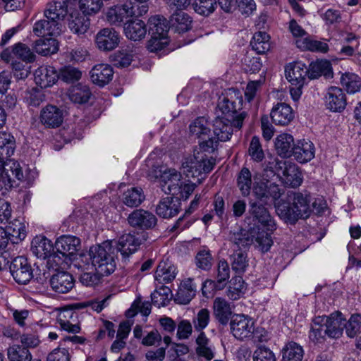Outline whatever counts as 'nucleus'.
Here are the masks:
<instances>
[{
    "mask_svg": "<svg viewBox=\"0 0 361 361\" xmlns=\"http://www.w3.org/2000/svg\"><path fill=\"white\" fill-rule=\"evenodd\" d=\"M292 155L300 163L310 161L314 157V146L310 140H300L295 145Z\"/></svg>",
    "mask_w": 361,
    "mask_h": 361,
    "instance_id": "32",
    "label": "nucleus"
},
{
    "mask_svg": "<svg viewBox=\"0 0 361 361\" xmlns=\"http://www.w3.org/2000/svg\"><path fill=\"white\" fill-rule=\"evenodd\" d=\"M130 226L141 230L151 229L157 222V219L152 212L142 209H135L128 217Z\"/></svg>",
    "mask_w": 361,
    "mask_h": 361,
    "instance_id": "14",
    "label": "nucleus"
},
{
    "mask_svg": "<svg viewBox=\"0 0 361 361\" xmlns=\"http://www.w3.org/2000/svg\"><path fill=\"white\" fill-rule=\"evenodd\" d=\"M194 11L200 15L208 16L216 9V0H195L192 4Z\"/></svg>",
    "mask_w": 361,
    "mask_h": 361,
    "instance_id": "56",
    "label": "nucleus"
},
{
    "mask_svg": "<svg viewBox=\"0 0 361 361\" xmlns=\"http://www.w3.org/2000/svg\"><path fill=\"white\" fill-rule=\"evenodd\" d=\"M340 82L343 87L349 94H354L360 91L361 80L358 75L351 73H345L341 77Z\"/></svg>",
    "mask_w": 361,
    "mask_h": 361,
    "instance_id": "49",
    "label": "nucleus"
},
{
    "mask_svg": "<svg viewBox=\"0 0 361 361\" xmlns=\"http://www.w3.org/2000/svg\"><path fill=\"white\" fill-rule=\"evenodd\" d=\"M294 146L293 137L290 134L283 133L276 138V150L281 157H289L292 156Z\"/></svg>",
    "mask_w": 361,
    "mask_h": 361,
    "instance_id": "42",
    "label": "nucleus"
},
{
    "mask_svg": "<svg viewBox=\"0 0 361 361\" xmlns=\"http://www.w3.org/2000/svg\"><path fill=\"white\" fill-rule=\"evenodd\" d=\"M181 174L174 169L166 170L161 175V179L164 181V185H162V190L166 193H169L173 196H178L180 194V186L183 183Z\"/></svg>",
    "mask_w": 361,
    "mask_h": 361,
    "instance_id": "22",
    "label": "nucleus"
},
{
    "mask_svg": "<svg viewBox=\"0 0 361 361\" xmlns=\"http://www.w3.org/2000/svg\"><path fill=\"white\" fill-rule=\"evenodd\" d=\"M109 61L116 67H126L130 64L133 55L126 49L119 50L109 56Z\"/></svg>",
    "mask_w": 361,
    "mask_h": 361,
    "instance_id": "58",
    "label": "nucleus"
},
{
    "mask_svg": "<svg viewBox=\"0 0 361 361\" xmlns=\"http://www.w3.org/2000/svg\"><path fill=\"white\" fill-rule=\"evenodd\" d=\"M329 337L337 338L341 336L345 326V318L339 312L326 316Z\"/></svg>",
    "mask_w": 361,
    "mask_h": 361,
    "instance_id": "38",
    "label": "nucleus"
},
{
    "mask_svg": "<svg viewBox=\"0 0 361 361\" xmlns=\"http://www.w3.org/2000/svg\"><path fill=\"white\" fill-rule=\"evenodd\" d=\"M117 251L121 253L123 260L135 253L140 245V241L134 235L126 233L122 235L118 240L113 242Z\"/></svg>",
    "mask_w": 361,
    "mask_h": 361,
    "instance_id": "17",
    "label": "nucleus"
},
{
    "mask_svg": "<svg viewBox=\"0 0 361 361\" xmlns=\"http://www.w3.org/2000/svg\"><path fill=\"white\" fill-rule=\"evenodd\" d=\"M35 81L42 88L52 86L59 79V74L54 67L42 66L35 72Z\"/></svg>",
    "mask_w": 361,
    "mask_h": 361,
    "instance_id": "23",
    "label": "nucleus"
},
{
    "mask_svg": "<svg viewBox=\"0 0 361 361\" xmlns=\"http://www.w3.org/2000/svg\"><path fill=\"white\" fill-rule=\"evenodd\" d=\"M247 255L242 250H235L231 256V267L236 273L244 272L248 266Z\"/></svg>",
    "mask_w": 361,
    "mask_h": 361,
    "instance_id": "55",
    "label": "nucleus"
},
{
    "mask_svg": "<svg viewBox=\"0 0 361 361\" xmlns=\"http://www.w3.org/2000/svg\"><path fill=\"white\" fill-rule=\"evenodd\" d=\"M9 269L13 279L19 284H26L33 277L31 265L23 256L13 259Z\"/></svg>",
    "mask_w": 361,
    "mask_h": 361,
    "instance_id": "12",
    "label": "nucleus"
},
{
    "mask_svg": "<svg viewBox=\"0 0 361 361\" xmlns=\"http://www.w3.org/2000/svg\"><path fill=\"white\" fill-rule=\"evenodd\" d=\"M218 107L222 113L219 118L230 121L238 130L242 128L247 113L242 111L243 98L238 91L233 90L229 94L220 98Z\"/></svg>",
    "mask_w": 361,
    "mask_h": 361,
    "instance_id": "2",
    "label": "nucleus"
},
{
    "mask_svg": "<svg viewBox=\"0 0 361 361\" xmlns=\"http://www.w3.org/2000/svg\"><path fill=\"white\" fill-rule=\"evenodd\" d=\"M252 185V173L247 168L243 167L237 177V185L243 197H247L250 194Z\"/></svg>",
    "mask_w": 361,
    "mask_h": 361,
    "instance_id": "47",
    "label": "nucleus"
},
{
    "mask_svg": "<svg viewBox=\"0 0 361 361\" xmlns=\"http://www.w3.org/2000/svg\"><path fill=\"white\" fill-rule=\"evenodd\" d=\"M112 246V241H105L101 245L91 247L93 269L102 276H109L116 269Z\"/></svg>",
    "mask_w": 361,
    "mask_h": 361,
    "instance_id": "3",
    "label": "nucleus"
},
{
    "mask_svg": "<svg viewBox=\"0 0 361 361\" xmlns=\"http://www.w3.org/2000/svg\"><path fill=\"white\" fill-rule=\"evenodd\" d=\"M148 24L150 35L148 45H169L173 43L168 22L163 16L159 15L152 16L148 20Z\"/></svg>",
    "mask_w": 361,
    "mask_h": 361,
    "instance_id": "7",
    "label": "nucleus"
},
{
    "mask_svg": "<svg viewBox=\"0 0 361 361\" xmlns=\"http://www.w3.org/2000/svg\"><path fill=\"white\" fill-rule=\"evenodd\" d=\"M16 140L14 137L8 133H0V157L2 158H8L11 157L15 152Z\"/></svg>",
    "mask_w": 361,
    "mask_h": 361,
    "instance_id": "46",
    "label": "nucleus"
},
{
    "mask_svg": "<svg viewBox=\"0 0 361 361\" xmlns=\"http://www.w3.org/2000/svg\"><path fill=\"white\" fill-rule=\"evenodd\" d=\"M216 164V159L197 151L183 162L184 173L188 177H198L202 173H209Z\"/></svg>",
    "mask_w": 361,
    "mask_h": 361,
    "instance_id": "6",
    "label": "nucleus"
},
{
    "mask_svg": "<svg viewBox=\"0 0 361 361\" xmlns=\"http://www.w3.org/2000/svg\"><path fill=\"white\" fill-rule=\"evenodd\" d=\"M0 57L6 63L10 62V58H16L26 63H32L35 60L36 56L35 51L29 47H13L11 50L9 48L4 49Z\"/></svg>",
    "mask_w": 361,
    "mask_h": 361,
    "instance_id": "24",
    "label": "nucleus"
},
{
    "mask_svg": "<svg viewBox=\"0 0 361 361\" xmlns=\"http://www.w3.org/2000/svg\"><path fill=\"white\" fill-rule=\"evenodd\" d=\"M280 177L285 184L292 188L300 186L302 182V173L298 166L289 161H286Z\"/></svg>",
    "mask_w": 361,
    "mask_h": 361,
    "instance_id": "26",
    "label": "nucleus"
},
{
    "mask_svg": "<svg viewBox=\"0 0 361 361\" xmlns=\"http://www.w3.org/2000/svg\"><path fill=\"white\" fill-rule=\"evenodd\" d=\"M9 361H32V356L30 350L22 345H13L7 350Z\"/></svg>",
    "mask_w": 361,
    "mask_h": 361,
    "instance_id": "50",
    "label": "nucleus"
},
{
    "mask_svg": "<svg viewBox=\"0 0 361 361\" xmlns=\"http://www.w3.org/2000/svg\"><path fill=\"white\" fill-rule=\"evenodd\" d=\"M78 4L77 0H65L63 1H54L49 3L44 10L45 18L52 23H59L63 20L66 14Z\"/></svg>",
    "mask_w": 361,
    "mask_h": 361,
    "instance_id": "11",
    "label": "nucleus"
},
{
    "mask_svg": "<svg viewBox=\"0 0 361 361\" xmlns=\"http://www.w3.org/2000/svg\"><path fill=\"white\" fill-rule=\"evenodd\" d=\"M32 31L36 36L41 37L42 45H59L64 42L68 43L66 39L71 38L66 34L61 33L60 23H52L48 19L35 22Z\"/></svg>",
    "mask_w": 361,
    "mask_h": 361,
    "instance_id": "5",
    "label": "nucleus"
},
{
    "mask_svg": "<svg viewBox=\"0 0 361 361\" xmlns=\"http://www.w3.org/2000/svg\"><path fill=\"white\" fill-rule=\"evenodd\" d=\"M288 29L294 37H304L305 45H323L322 42L312 40L306 31L295 19L290 20Z\"/></svg>",
    "mask_w": 361,
    "mask_h": 361,
    "instance_id": "53",
    "label": "nucleus"
},
{
    "mask_svg": "<svg viewBox=\"0 0 361 361\" xmlns=\"http://www.w3.org/2000/svg\"><path fill=\"white\" fill-rule=\"evenodd\" d=\"M327 320L326 316H318L314 318L311 325L309 338L314 343L321 342L325 336H329L327 332Z\"/></svg>",
    "mask_w": 361,
    "mask_h": 361,
    "instance_id": "40",
    "label": "nucleus"
},
{
    "mask_svg": "<svg viewBox=\"0 0 361 361\" xmlns=\"http://www.w3.org/2000/svg\"><path fill=\"white\" fill-rule=\"evenodd\" d=\"M180 209V202L178 198L166 197L162 198L156 208V213L164 219L172 218L177 215Z\"/></svg>",
    "mask_w": 361,
    "mask_h": 361,
    "instance_id": "25",
    "label": "nucleus"
},
{
    "mask_svg": "<svg viewBox=\"0 0 361 361\" xmlns=\"http://www.w3.org/2000/svg\"><path fill=\"white\" fill-rule=\"evenodd\" d=\"M80 247V240L79 238L63 235L60 236L55 242L56 252L65 257V260L73 256Z\"/></svg>",
    "mask_w": 361,
    "mask_h": 361,
    "instance_id": "16",
    "label": "nucleus"
},
{
    "mask_svg": "<svg viewBox=\"0 0 361 361\" xmlns=\"http://www.w3.org/2000/svg\"><path fill=\"white\" fill-rule=\"evenodd\" d=\"M124 32L129 39L135 42L140 41L146 35V25L139 19L129 20L125 24Z\"/></svg>",
    "mask_w": 361,
    "mask_h": 361,
    "instance_id": "34",
    "label": "nucleus"
},
{
    "mask_svg": "<svg viewBox=\"0 0 361 361\" xmlns=\"http://www.w3.org/2000/svg\"><path fill=\"white\" fill-rule=\"evenodd\" d=\"M324 102L326 107L330 111L341 112L347 104L345 94L341 88L331 86L326 90Z\"/></svg>",
    "mask_w": 361,
    "mask_h": 361,
    "instance_id": "15",
    "label": "nucleus"
},
{
    "mask_svg": "<svg viewBox=\"0 0 361 361\" xmlns=\"http://www.w3.org/2000/svg\"><path fill=\"white\" fill-rule=\"evenodd\" d=\"M31 250L32 253L38 258L48 259L47 264L56 269L61 266L65 260H62L60 255L57 253H51L53 245L51 242L46 237L42 235L36 236L31 243Z\"/></svg>",
    "mask_w": 361,
    "mask_h": 361,
    "instance_id": "8",
    "label": "nucleus"
},
{
    "mask_svg": "<svg viewBox=\"0 0 361 361\" xmlns=\"http://www.w3.org/2000/svg\"><path fill=\"white\" fill-rule=\"evenodd\" d=\"M189 130L190 135L199 140H204L210 134L209 123L204 117H199L192 122Z\"/></svg>",
    "mask_w": 361,
    "mask_h": 361,
    "instance_id": "45",
    "label": "nucleus"
},
{
    "mask_svg": "<svg viewBox=\"0 0 361 361\" xmlns=\"http://www.w3.org/2000/svg\"><path fill=\"white\" fill-rule=\"evenodd\" d=\"M361 328V316L353 314L347 322L345 319V326L346 334L350 338H354L357 335Z\"/></svg>",
    "mask_w": 361,
    "mask_h": 361,
    "instance_id": "61",
    "label": "nucleus"
},
{
    "mask_svg": "<svg viewBox=\"0 0 361 361\" xmlns=\"http://www.w3.org/2000/svg\"><path fill=\"white\" fill-rule=\"evenodd\" d=\"M145 200L143 191L139 188H132L123 193V202L130 207L139 206Z\"/></svg>",
    "mask_w": 361,
    "mask_h": 361,
    "instance_id": "51",
    "label": "nucleus"
},
{
    "mask_svg": "<svg viewBox=\"0 0 361 361\" xmlns=\"http://www.w3.org/2000/svg\"><path fill=\"white\" fill-rule=\"evenodd\" d=\"M230 241L233 245V250L235 248L241 250V248L250 245L253 242L252 237L250 238L249 233L246 231H240L238 233H233L230 235Z\"/></svg>",
    "mask_w": 361,
    "mask_h": 361,
    "instance_id": "57",
    "label": "nucleus"
},
{
    "mask_svg": "<svg viewBox=\"0 0 361 361\" xmlns=\"http://www.w3.org/2000/svg\"><path fill=\"white\" fill-rule=\"evenodd\" d=\"M53 290L59 293H67L74 287L73 276L65 271H57L49 280Z\"/></svg>",
    "mask_w": 361,
    "mask_h": 361,
    "instance_id": "20",
    "label": "nucleus"
},
{
    "mask_svg": "<svg viewBox=\"0 0 361 361\" xmlns=\"http://www.w3.org/2000/svg\"><path fill=\"white\" fill-rule=\"evenodd\" d=\"M122 39L120 33L111 27L100 30L95 36L97 45H118Z\"/></svg>",
    "mask_w": 361,
    "mask_h": 361,
    "instance_id": "41",
    "label": "nucleus"
},
{
    "mask_svg": "<svg viewBox=\"0 0 361 361\" xmlns=\"http://www.w3.org/2000/svg\"><path fill=\"white\" fill-rule=\"evenodd\" d=\"M58 74L59 78L69 83L79 80L82 76V72L79 69L71 66L63 67Z\"/></svg>",
    "mask_w": 361,
    "mask_h": 361,
    "instance_id": "59",
    "label": "nucleus"
},
{
    "mask_svg": "<svg viewBox=\"0 0 361 361\" xmlns=\"http://www.w3.org/2000/svg\"><path fill=\"white\" fill-rule=\"evenodd\" d=\"M90 75L93 83L104 87L112 80L114 71L110 65L99 63L92 68Z\"/></svg>",
    "mask_w": 361,
    "mask_h": 361,
    "instance_id": "27",
    "label": "nucleus"
},
{
    "mask_svg": "<svg viewBox=\"0 0 361 361\" xmlns=\"http://www.w3.org/2000/svg\"><path fill=\"white\" fill-rule=\"evenodd\" d=\"M176 267L169 260L159 262L155 271V280L160 284L171 282L176 276Z\"/></svg>",
    "mask_w": 361,
    "mask_h": 361,
    "instance_id": "31",
    "label": "nucleus"
},
{
    "mask_svg": "<svg viewBox=\"0 0 361 361\" xmlns=\"http://www.w3.org/2000/svg\"><path fill=\"white\" fill-rule=\"evenodd\" d=\"M235 127L227 120L217 116L213 123V132L216 139L221 142L230 140Z\"/></svg>",
    "mask_w": 361,
    "mask_h": 361,
    "instance_id": "36",
    "label": "nucleus"
},
{
    "mask_svg": "<svg viewBox=\"0 0 361 361\" xmlns=\"http://www.w3.org/2000/svg\"><path fill=\"white\" fill-rule=\"evenodd\" d=\"M247 289L245 283L241 276L233 277L230 281L226 295L232 300L240 299L245 293Z\"/></svg>",
    "mask_w": 361,
    "mask_h": 361,
    "instance_id": "44",
    "label": "nucleus"
},
{
    "mask_svg": "<svg viewBox=\"0 0 361 361\" xmlns=\"http://www.w3.org/2000/svg\"><path fill=\"white\" fill-rule=\"evenodd\" d=\"M170 23L176 32L182 33L190 29L192 20L188 14L180 11L171 16Z\"/></svg>",
    "mask_w": 361,
    "mask_h": 361,
    "instance_id": "43",
    "label": "nucleus"
},
{
    "mask_svg": "<svg viewBox=\"0 0 361 361\" xmlns=\"http://www.w3.org/2000/svg\"><path fill=\"white\" fill-rule=\"evenodd\" d=\"M4 159L0 157V183H3L6 190L14 186L15 178L22 182L26 181L28 184L35 178L36 173L34 171L27 170L24 175L18 162L10 160L5 163Z\"/></svg>",
    "mask_w": 361,
    "mask_h": 361,
    "instance_id": "4",
    "label": "nucleus"
},
{
    "mask_svg": "<svg viewBox=\"0 0 361 361\" xmlns=\"http://www.w3.org/2000/svg\"><path fill=\"white\" fill-rule=\"evenodd\" d=\"M307 71L308 78L311 80L317 79L322 75L326 79L333 78L331 64L327 60H317L312 62Z\"/></svg>",
    "mask_w": 361,
    "mask_h": 361,
    "instance_id": "33",
    "label": "nucleus"
},
{
    "mask_svg": "<svg viewBox=\"0 0 361 361\" xmlns=\"http://www.w3.org/2000/svg\"><path fill=\"white\" fill-rule=\"evenodd\" d=\"M68 18V27L75 34L80 35L87 32L90 26V19L87 14L78 10H71Z\"/></svg>",
    "mask_w": 361,
    "mask_h": 361,
    "instance_id": "30",
    "label": "nucleus"
},
{
    "mask_svg": "<svg viewBox=\"0 0 361 361\" xmlns=\"http://www.w3.org/2000/svg\"><path fill=\"white\" fill-rule=\"evenodd\" d=\"M213 314L215 319L222 325H226L233 314L231 304L225 299L217 297L213 302Z\"/></svg>",
    "mask_w": 361,
    "mask_h": 361,
    "instance_id": "28",
    "label": "nucleus"
},
{
    "mask_svg": "<svg viewBox=\"0 0 361 361\" xmlns=\"http://www.w3.org/2000/svg\"><path fill=\"white\" fill-rule=\"evenodd\" d=\"M6 230L13 244L22 241L27 235V227L23 218H17L9 222Z\"/></svg>",
    "mask_w": 361,
    "mask_h": 361,
    "instance_id": "39",
    "label": "nucleus"
},
{
    "mask_svg": "<svg viewBox=\"0 0 361 361\" xmlns=\"http://www.w3.org/2000/svg\"><path fill=\"white\" fill-rule=\"evenodd\" d=\"M252 195L254 200L267 202L269 198L279 200L282 192L279 185L265 178L254 179L252 185Z\"/></svg>",
    "mask_w": 361,
    "mask_h": 361,
    "instance_id": "9",
    "label": "nucleus"
},
{
    "mask_svg": "<svg viewBox=\"0 0 361 361\" xmlns=\"http://www.w3.org/2000/svg\"><path fill=\"white\" fill-rule=\"evenodd\" d=\"M132 11V1H127L121 5L109 8L106 13V20L110 24H120L131 17L134 13Z\"/></svg>",
    "mask_w": 361,
    "mask_h": 361,
    "instance_id": "21",
    "label": "nucleus"
},
{
    "mask_svg": "<svg viewBox=\"0 0 361 361\" xmlns=\"http://www.w3.org/2000/svg\"><path fill=\"white\" fill-rule=\"evenodd\" d=\"M196 293V285L190 278L186 279L180 283L176 294L175 300L183 305L189 303Z\"/></svg>",
    "mask_w": 361,
    "mask_h": 361,
    "instance_id": "37",
    "label": "nucleus"
},
{
    "mask_svg": "<svg viewBox=\"0 0 361 361\" xmlns=\"http://www.w3.org/2000/svg\"><path fill=\"white\" fill-rule=\"evenodd\" d=\"M230 326L232 334L238 340L250 338L254 333V322L244 314L234 315Z\"/></svg>",
    "mask_w": 361,
    "mask_h": 361,
    "instance_id": "13",
    "label": "nucleus"
},
{
    "mask_svg": "<svg viewBox=\"0 0 361 361\" xmlns=\"http://www.w3.org/2000/svg\"><path fill=\"white\" fill-rule=\"evenodd\" d=\"M78 4L82 13L87 15H92L100 11L103 2L102 0H79Z\"/></svg>",
    "mask_w": 361,
    "mask_h": 361,
    "instance_id": "62",
    "label": "nucleus"
},
{
    "mask_svg": "<svg viewBox=\"0 0 361 361\" xmlns=\"http://www.w3.org/2000/svg\"><path fill=\"white\" fill-rule=\"evenodd\" d=\"M274 123L279 126H286L294 118L291 106L286 103H279L274 106L270 113Z\"/></svg>",
    "mask_w": 361,
    "mask_h": 361,
    "instance_id": "29",
    "label": "nucleus"
},
{
    "mask_svg": "<svg viewBox=\"0 0 361 361\" xmlns=\"http://www.w3.org/2000/svg\"><path fill=\"white\" fill-rule=\"evenodd\" d=\"M195 343L197 344L195 352L198 357H203L207 361H210L214 357L215 348L204 332L199 334Z\"/></svg>",
    "mask_w": 361,
    "mask_h": 361,
    "instance_id": "35",
    "label": "nucleus"
},
{
    "mask_svg": "<svg viewBox=\"0 0 361 361\" xmlns=\"http://www.w3.org/2000/svg\"><path fill=\"white\" fill-rule=\"evenodd\" d=\"M304 355L302 348L295 342H289L283 348V361H301Z\"/></svg>",
    "mask_w": 361,
    "mask_h": 361,
    "instance_id": "48",
    "label": "nucleus"
},
{
    "mask_svg": "<svg viewBox=\"0 0 361 361\" xmlns=\"http://www.w3.org/2000/svg\"><path fill=\"white\" fill-rule=\"evenodd\" d=\"M210 320V312L206 308L200 310L192 319V323L195 331L203 332Z\"/></svg>",
    "mask_w": 361,
    "mask_h": 361,
    "instance_id": "60",
    "label": "nucleus"
},
{
    "mask_svg": "<svg viewBox=\"0 0 361 361\" xmlns=\"http://www.w3.org/2000/svg\"><path fill=\"white\" fill-rule=\"evenodd\" d=\"M285 75L291 85L304 86L308 75L307 68L300 61L290 63L285 67Z\"/></svg>",
    "mask_w": 361,
    "mask_h": 361,
    "instance_id": "18",
    "label": "nucleus"
},
{
    "mask_svg": "<svg viewBox=\"0 0 361 361\" xmlns=\"http://www.w3.org/2000/svg\"><path fill=\"white\" fill-rule=\"evenodd\" d=\"M252 243L262 252H268L273 244L271 234L264 231H258L256 235H252Z\"/></svg>",
    "mask_w": 361,
    "mask_h": 361,
    "instance_id": "54",
    "label": "nucleus"
},
{
    "mask_svg": "<svg viewBox=\"0 0 361 361\" xmlns=\"http://www.w3.org/2000/svg\"><path fill=\"white\" fill-rule=\"evenodd\" d=\"M70 61L82 62L87 59H94L96 58L92 53L87 51L84 47H77L69 52L67 56Z\"/></svg>",
    "mask_w": 361,
    "mask_h": 361,
    "instance_id": "64",
    "label": "nucleus"
},
{
    "mask_svg": "<svg viewBox=\"0 0 361 361\" xmlns=\"http://www.w3.org/2000/svg\"><path fill=\"white\" fill-rule=\"evenodd\" d=\"M266 204L267 202L250 200L248 212L267 230L274 231L276 229V224L266 207Z\"/></svg>",
    "mask_w": 361,
    "mask_h": 361,
    "instance_id": "10",
    "label": "nucleus"
},
{
    "mask_svg": "<svg viewBox=\"0 0 361 361\" xmlns=\"http://www.w3.org/2000/svg\"><path fill=\"white\" fill-rule=\"evenodd\" d=\"M40 122L47 128L59 127L63 121V111L54 105H47L40 111Z\"/></svg>",
    "mask_w": 361,
    "mask_h": 361,
    "instance_id": "19",
    "label": "nucleus"
},
{
    "mask_svg": "<svg viewBox=\"0 0 361 361\" xmlns=\"http://www.w3.org/2000/svg\"><path fill=\"white\" fill-rule=\"evenodd\" d=\"M91 96L90 89L85 86L79 84L73 87L69 90L70 99L77 104H84L88 102Z\"/></svg>",
    "mask_w": 361,
    "mask_h": 361,
    "instance_id": "52",
    "label": "nucleus"
},
{
    "mask_svg": "<svg viewBox=\"0 0 361 361\" xmlns=\"http://www.w3.org/2000/svg\"><path fill=\"white\" fill-rule=\"evenodd\" d=\"M310 204L311 196L309 192H293L288 195V202L279 203L276 211L281 219L294 224L298 219H307L310 216Z\"/></svg>",
    "mask_w": 361,
    "mask_h": 361,
    "instance_id": "1",
    "label": "nucleus"
},
{
    "mask_svg": "<svg viewBox=\"0 0 361 361\" xmlns=\"http://www.w3.org/2000/svg\"><path fill=\"white\" fill-rule=\"evenodd\" d=\"M212 257L209 250H200L195 257L196 266L203 270H209L212 266Z\"/></svg>",
    "mask_w": 361,
    "mask_h": 361,
    "instance_id": "63",
    "label": "nucleus"
}]
</instances>
